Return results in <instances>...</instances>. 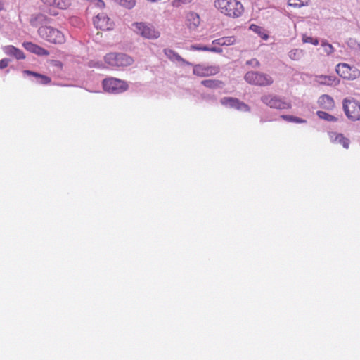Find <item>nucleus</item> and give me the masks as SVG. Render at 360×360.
<instances>
[{"label": "nucleus", "mask_w": 360, "mask_h": 360, "mask_svg": "<svg viewBox=\"0 0 360 360\" xmlns=\"http://www.w3.org/2000/svg\"><path fill=\"white\" fill-rule=\"evenodd\" d=\"M214 8L222 15L231 18L242 15L244 7L238 0H214Z\"/></svg>", "instance_id": "1"}, {"label": "nucleus", "mask_w": 360, "mask_h": 360, "mask_svg": "<svg viewBox=\"0 0 360 360\" xmlns=\"http://www.w3.org/2000/svg\"><path fill=\"white\" fill-rule=\"evenodd\" d=\"M104 61L107 66L111 69H117L131 65L134 60L127 54L111 52L104 56Z\"/></svg>", "instance_id": "2"}, {"label": "nucleus", "mask_w": 360, "mask_h": 360, "mask_svg": "<svg viewBox=\"0 0 360 360\" xmlns=\"http://www.w3.org/2000/svg\"><path fill=\"white\" fill-rule=\"evenodd\" d=\"M38 34L43 39L54 44H62L66 41L65 35L62 31L51 26H40Z\"/></svg>", "instance_id": "3"}, {"label": "nucleus", "mask_w": 360, "mask_h": 360, "mask_svg": "<svg viewBox=\"0 0 360 360\" xmlns=\"http://www.w3.org/2000/svg\"><path fill=\"white\" fill-rule=\"evenodd\" d=\"M129 28L134 33L145 39H156L160 36V32L154 26L146 22H134Z\"/></svg>", "instance_id": "4"}, {"label": "nucleus", "mask_w": 360, "mask_h": 360, "mask_svg": "<svg viewBox=\"0 0 360 360\" xmlns=\"http://www.w3.org/2000/svg\"><path fill=\"white\" fill-rule=\"evenodd\" d=\"M102 85L105 91L114 94L122 93L128 89V84L125 81L115 77L103 79Z\"/></svg>", "instance_id": "5"}, {"label": "nucleus", "mask_w": 360, "mask_h": 360, "mask_svg": "<svg viewBox=\"0 0 360 360\" xmlns=\"http://www.w3.org/2000/svg\"><path fill=\"white\" fill-rule=\"evenodd\" d=\"M261 101L266 105L275 109L286 110L292 107L291 103L274 94H266L261 97Z\"/></svg>", "instance_id": "6"}, {"label": "nucleus", "mask_w": 360, "mask_h": 360, "mask_svg": "<svg viewBox=\"0 0 360 360\" xmlns=\"http://www.w3.org/2000/svg\"><path fill=\"white\" fill-rule=\"evenodd\" d=\"M346 116L352 121L360 120V103L354 98H345L342 103Z\"/></svg>", "instance_id": "7"}, {"label": "nucleus", "mask_w": 360, "mask_h": 360, "mask_svg": "<svg viewBox=\"0 0 360 360\" xmlns=\"http://www.w3.org/2000/svg\"><path fill=\"white\" fill-rule=\"evenodd\" d=\"M245 80L250 84L258 86H268L273 83V79L269 75L252 71L245 74Z\"/></svg>", "instance_id": "8"}, {"label": "nucleus", "mask_w": 360, "mask_h": 360, "mask_svg": "<svg viewBox=\"0 0 360 360\" xmlns=\"http://www.w3.org/2000/svg\"><path fill=\"white\" fill-rule=\"evenodd\" d=\"M335 70L340 77L349 80L356 79L360 76V70L356 67L345 63L338 64Z\"/></svg>", "instance_id": "9"}, {"label": "nucleus", "mask_w": 360, "mask_h": 360, "mask_svg": "<svg viewBox=\"0 0 360 360\" xmlns=\"http://www.w3.org/2000/svg\"><path fill=\"white\" fill-rule=\"evenodd\" d=\"M220 103L226 108H233L241 112H249L250 108L239 99L233 97H224L221 98Z\"/></svg>", "instance_id": "10"}, {"label": "nucleus", "mask_w": 360, "mask_h": 360, "mask_svg": "<svg viewBox=\"0 0 360 360\" xmlns=\"http://www.w3.org/2000/svg\"><path fill=\"white\" fill-rule=\"evenodd\" d=\"M219 72L218 65L198 64L193 66V72L198 77H208L217 75Z\"/></svg>", "instance_id": "11"}, {"label": "nucleus", "mask_w": 360, "mask_h": 360, "mask_svg": "<svg viewBox=\"0 0 360 360\" xmlns=\"http://www.w3.org/2000/svg\"><path fill=\"white\" fill-rule=\"evenodd\" d=\"M94 25L103 30H110L114 27V22L104 13H98L94 19Z\"/></svg>", "instance_id": "12"}, {"label": "nucleus", "mask_w": 360, "mask_h": 360, "mask_svg": "<svg viewBox=\"0 0 360 360\" xmlns=\"http://www.w3.org/2000/svg\"><path fill=\"white\" fill-rule=\"evenodd\" d=\"M328 136L331 143L334 144H340L345 149L349 148L350 141L342 134L335 131H329Z\"/></svg>", "instance_id": "13"}, {"label": "nucleus", "mask_w": 360, "mask_h": 360, "mask_svg": "<svg viewBox=\"0 0 360 360\" xmlns=\"http://www.w3.org/2000/svg\"><path fill=\"white\" fill-rule=\"evenodd\" d=\"M314 82L320 85L336 86L339 84V79L333 75H315Z\"/></svg>", "instance_id": "14"}, {"label": "nucleus", "mask_w": 360, "mask_h": 360, "mask_svg": "<svg viewBox=\"0 0 360 360\" xmlns=\"http://www.w3.org/2000/svg\"><path fill=\"white\" fill-rule=\"evenodd\" d=\"M2 50L6 56L13 57L16 60H23L25 58L24 52L13 45L4 46L2 47Z\"/></svg>", "instance_id": "15"}, {"label": "nucleus", "mask_w": 360, "mask_h": 360, "mask_svg": "<svg viewBox=\"0 0 360 360\" xmlns=\"http://www.w3.org/2000/svg\"><path fill=\"white\" fill-rule=\"evenodd\" d=\"M23 47L28 51L34 53L37 56H49V51L46 49L39 46L37 44L32 42H24L22 44Z\"/></svg>", "instance_id": "16"}, {"label": "nucleus", "mask_w": 360, "mask_h": 360, "mask_svg": "<svg viewBox=\"0 0 360 360\" xmlns=\"http://www.w3.org/2000/svg\"><path fill=\"white\" fill-rule=\"evenodd\" d=\"M186 25L190 30H195L200 25V15L195 12H189L186 15Z\"/></svg>", "instance_id": "17"}, {"label": "nucleus", "mask_w": 360, "mask_h": 360, "mask_svg": "<svg viewBox=\"0 0 360 360\" xmlns=\"http://www.w3.org/2000/svg\"><path fill=\"white\" fill-rule=\"evenodd\" d=\"M45 4L58 8L60 9H66L70 6V0H41Z\"/></svg>", "instance_id": "18"}, {"label": "nucleus", "mask_w": 360, "mask_h": 360, "mask_svg": "<svg viewBox=\"0 0 360 360\" xmlns=\"http://www.w3.org/2000/svg\"><path fill=\"white\" fill-rule=\"evenodd\" d=\"M23 75L28 76H33L35 78V81L39 84H46L51 82V79L44 75H41L30 70H24Z\"/></svg>", "instance_id": "19"}, {"label": "nucleus", "mask_w": 360, "mask_h": 360, "mask_svg": "<svg viewBox=\"0 0 360 360\" xmlns=\"http://www.w3.org/2000/svg\"><path fill=\"white\" fill-rule=\"evenodd\" d=\"M318 103L321 108L328 110L333 108L334 106L333 98L326 94L321 96L318 100Z\"/></svg>", "instance_id": "20"}, {"label": "nucleus", "mask_w": 360, "mask_h": 360, "mask_svg": "<svg viewBox=\"0 0 360 360\" xmlns=\"http://www.w3.org/2000/svg\"><path fill=\"white\" fill-rule=\"evenodd\" d=\"M47 17L41 13L33 15L30 18V24L34 27L43 26L42 25L47 22Z\"/></svg>", "instance_id": "21"}, {"label": "nucleus", "mask_w": 360, "mask_h": 360, "mask_svg": "<svg viewBox=\"0 0 360 360\" xmlns=\"http://www.w3.org/2000/svg\"><path fill=\"white\" fill-rule=\"evenodd\" d=\"M164 53L165 54V56L169 58L171 60H173V61H179V62H182L184 63H186L187 65H191L190 63L188 62H186L185 60H184L178 53H176V52H174L173 50L172 49H165L164 50Z\"/></svg>", "instance_id": "22"}, {"label": "nucleus", "mask_w": 360, "mask_h": 360, "mask_svg": "<svg viewBox=\"0 0 360 360\" xmlns=\"http://www.w3.org/2000/svg\"><path fill=\"white\" fill-rule=\"evenodd\" d=\"M201 83L203 86L210 89H221L224 86V83L217 79H205L202 80Z\"/></svg>", "instance_id": "23"}, {"label": "nucleus", "mask_w": 360, "mask_h": 360, "mask_svg": "<svg viewBox=\"0 0 360 360\" xmlns=\"http://www.w3.org/2000/svg\"><path fill=\"white\" fill-rule=\"evenodd\" d=\"M250 30L257 33L264 40H266L269 38L268 34L262 27L252 24L250 26Z\"/></svg>", "instance_id": "24"}, {"label": "nucleus", "mask_w": 360, "mask_h": 360, "mask_svg": "<svg viewBox=\"0 0 360 360\" xmlns=\"http://www.w3.org/2000/svg\"><path fill=\"white\" fill-rule=\"evenodd\" d=\"M304 53L301 49H293L288 52V56L292 60H299L303 57Z\"/></svg>", "instance_id": "25"}, {"label": "nucleus", "mask_w": 360, "mask_h": 360, "mask_svg": "<svg viewBox=\"0 0 360 360\" xmlns=\"http://www.w3.org/2000/svg\"><path fill=\"white\" fill-rule=\"evenodd\" d=\"M316 114L320 119L325 120L328 122H335L338 120L335 117L324 111H317Z\"/></svg>", "instance_id": "26"}, {"label": "nucleus", "mask_w": 360, "mask_h": 360, "mask_svg": "<svg viewBox=\"0 0 360 360\" xmlns=\"http://www.w3.org/2000/svg\"><path fill=\"white\" fill-rule=\"evenodd\" d=\"M288 5L294 8H300L302 6H307L309 0H288Z\"/></svg>", "instance_id": "27"}, {"label": "nucleus", "mask_w": 360, "mask_h": 360, "mask_svg": "<svg viewBox=\"0 0 360 360\" xmlns=\"http://www.w3.org/2000/svg\"><path fill=\"white\" fill-rule=\"evenodd\" d=\"M281 117L289 122H295L299 124L307 122L305 120L292 115H281Z\"/></svg>", "instance_id": "28"}, {"label": "nucleus", "mask_w": 360, "mask_h": 360, "mask_svg": "<svg viewBox=\"0 0 360 360\" xmlns=\"http://www.w3.org/2000/svg\"><path fill=\"white\" fill-rule=\"evenodd\" d=\"M120 6L127 9H131L136 5V0H114Z\"/></svg>", "instance_id": "29"}, {"label": "nucleus", "mask_w": 360, "mask_h": 360, "mask_svg": "<svg viewBox=\"0 0 360 360\" xmlns=\"http://www.w3.org/2000/svg\"><path fill=\"white\" fill-rule=\"evenodd\" d=\"M223 46H229L237 43V38L235 36H228L222 37Z\"/></svg>", "instance_id": "30"}, {"label": "nucleus", "mask_w": 360, "mask_h": 360, "mask_svg": "<svg viewBox=\"0 0 360 360\" xmlns=\"http://www.w3.org/2000/svg\"><path fill=\"white\" fill-rule=\"evenodd\" d=\"M321 46L323 49V51L328 55L332 54L335 51L334 47L332 44L327 42L326 40H322L321 43Z\"/></svg>", "instance_id": "31"}, {"label": "nucleus", "mask_w": 360, "mask_h": 360, "mask_svg": "<svg viewBox=\"0 0 360 360\" xmlns=\"http://www.w3.org/2000/svg\"><path fill=\"white\" fill-rule=\"evenodd\" d=\"M302 40L303 43L311 44L314 46H317L319 43L317 38H314L311 36H308L307 34H303Z\"/></svg>", "instance_id": "32"}, {"label": "nucleus", "mask_w": 360, "mask_h": 360, "mask_svg": "<svg viewBox=\"0 0 360 360\" xmlns=\"http://www.w3.org/2000/svg\"><path fill=\"white\" fill-rule=\"evenodd\" d=\"M192 1L193 0H172L171 4L173 7L179 8L184 5L191 3Z\"/></svg>", "instance_id": "33"}, {"label": "nucleus", "mask_w": 360, "mask_h": 360, "mask_svg": "<svg viewBox=\"0 0 360 360\" xmlns=\"http://www.w3.org/2000/svg\"><path fill=\"white\" fill-rule=\"evenodd\" d=\"M89 65V67H91V68H100V69H103V68L108 67L107 65L105 64V63H103L102 61H94V60L90 61Z\"/></svg>", "instance_id": "34"}, {"label": "nucleus", "mask_w": 360, "mask_h": 360, "mask_svg": "<svg viewBox=\"0 0 360 360\" xmlns=\"http://www.w3.org/2000/svg\"><path fill=\"white\" fill-rule=\"evenodd\" d=\"M208 46H204L200 44H194L191 45L190 47V50L191 51H207Z\"/></svg>", "instance_id": "35"}, {"label": "nucleus", "mask_w": 360, "mask_h": 360, "mask_svg": "<svg viewBox=\"0 0 360 360\" xmlns=\"http://www.w3.org/2000/svg\"><path fill=\"white\" fill-rule=\"evenodd\" d=\"M207 51L221 53H222L223 50L220 47L214 46H208Z\"/></svg>", "instance_id": "36"}, {"label": "nucleus", "mask_w": 360, "mask_h": 360, "mask_svg": "<svg viewBox=\"0 0 360 360\" xmlns=\"http://www.w3.org/2000/svg\"><path fill=\"white\" fill-rule=\"evenodd\" d=\"M10 60L8 58H3L0 60V69H4L8 65Z\"/></svg>", "instance_id": "37"}, {"label": "nucleus", "mask_w": 360, "mask_h": 360, "mask_svg": "<svg viewBox=\"0 0 360 360\" xmlns=\"http://www.w3.org/2000/svg\"><path fill=\"white\" fill-rule=\"evenodd\" d=\"M247 64L250 65L254 68H257L259 65V61L255 58L247 61Z\"/></svg>", "instance_id": "38"}, {"label": "nucleus", "mask_w": 360, "mask_h": 360, "mask_svg": "<svg viewBox=\"0 0 360 360\" xmlns=\"http://www.w3.org/2000/svg\"><path fill=\"white\" fill-rule=\"evenodd\" d=\"M222 42H223L222 37H221L217 39L213 40L212 42V44L223 46Z\"/></svg>", "instance_id": "39"}, {"label": "nucleus", "mask_w": 360, "mask_h": 360, "mask_svg": "<svg viewBox=\"0 0 360 360\" xmlns=\"http://www.w3.org/2000/svg\"><path fill=\"white\" fill-rule=\"evenodd\" d=\"M4 9V3L1 0H0V11Z\"/></svg>", "instance_id": "40"}]
</instances>
